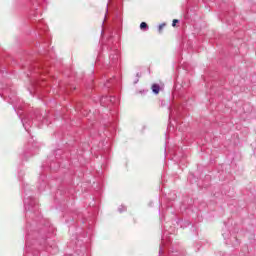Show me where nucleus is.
Returning a JSON list of instances; mask_svg holds the SVG:
<instances>
[{
	"instance_id": "20e7f679",
	"label": "nucleus",
	"mask_w": 256,
	"mask_h": 256,
	"mask_svg": "<svg viewBox=\"0 0 256 256\" xmlns=\"http://www.w3.org/2000/svg\"><path fill=\"white\" fill-rule=\"evenodd\" d=\"M177 23H179L178 19H174L172 22V27H176Z\"/></svg>"
},
{
	"instance_id": "7ed1b4c3",
	"label": "nucleus",
	"mask_w": 256,
	"mask_h": 256,
	"mask_svg": "<svg viewBox=\"0 0 256 256\" xmlns=\"http://www.w3.org/2000/svg\"><path fill=\"white\" fill-rule=\"evenodd\" d=\"M140 29H147V23L142 22V23L140 24Z\"/></svg>"
},
{
	"instance_id": "f257e3e1",
	"label": "nucleus",
	"mask_w": 256,
	"mask_h": 256,
	"mask_svg": "<svg viewBox=\"0 0 256 256\" xmlns=\"http://www.w3.org/2000/svg\"><path fill=\"white\" fill-rule=\"evenodd\" d=\"M151 90L155 95H159V92L161 91V87L159 86V84H153L151 87Z\"/></svg>"
},
{
	"instance_id": "f03ea898",
	"label": "nucleus",
	"mask_w": 256,
	"mask_h": 256,
	"mask_svg": "<svg viewBox=\"0 0 256 256\" xmlns=\"http://www.w3.org/2000/svg\"><path fill=\"white\" fill-rule=\"evenodd\" d=\"M164 27H165V23L159 25V28H158L159 33H163Z\"/></svg>"
}]
</instances>
